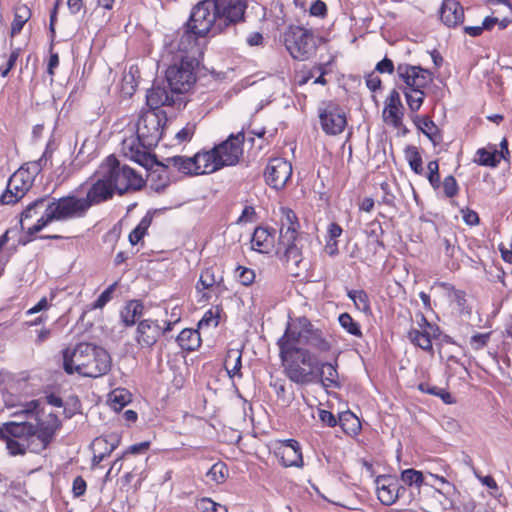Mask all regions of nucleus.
Masks as SVG:
<instances>
[{
  "label": "nucleus",
  "instance_id": "473e14b6",
  "mask_svg": "<svg viewBox=\"0 0 512 512\" xmlns=\"http://www.w3.org/2000/svg\"><path fill=\"white\" fill-rule=\"evenodd\" d=\"M143 305L141 302L133 300L128 302L121 310L120 316L126 326H131L142 316Z\"/></svg>",
  "mask_w": 512,
  "mask_h": 512
},
{
  "label": "nucleus",
  "instance_id": "79ce46f5",
  "mask_svg": "<svg viewBox=\"0 0 512 512\" xmlns=\"http://www.w3.org/2000/svg\"><path fill=\"white\" fill-rule=\"evenodd\" d=\"M229 475L228 467L225 463L218 461L211 466V468L206 473V477L208 481H211L214 484H222L226 481Z\"/></svg>",
  "mask_w": 512,
  "mask_h": 512
},
{
  "label": "nucleus",
  "instance_id": "de8ad7c7",
  "mask_svg": "<svg viewBox=\"0 0 512 512\" xmlns=\"http://www.w3.org/2000/svg\"><path fill=\"white\" fill-rule=\"evenodd\" d=\"M118 286V281L109 285L99 297L91 304V309H102L108 302L111 301L114 291Z\"/></svg>",
  "mask_w": 512,
  "mask_h": 512
},
{
  "label": "nucleus",
  "instance_id": "3c124183",
  "mask_svg": "<svg viewBox=\"0 0 512 512\" xmlns=\"http://www.w3.org/2000/svg\"><path fill=\"white\" fill-rule=\"evenodd\" d=\"M429 174L428 181L433 188H439L440 176H439V165L437 161H430L427 165Z\"/></svg>",
  "mask_w": 512,
  "mask_h": 512
},
{
  "label": "nucleus",
  "instance_id": "39448f33",
  "mask_svg": "<svg viewBox=\"0 0 512 512\" xmlns=\"http://www.w3.org/2000/svg\"><path fill=\"white\" fill-rule=\"evenodd\" d=\"M279 355L286 376L294 383L305 385L317 378V358L308 349L296 348L290 342L278 340Z\"/></svg>",
  "mask_w": 512,
  "mask_h": 512
},
{
  "label": "nucleus",
  "instance_id": "338daca9",
  "mask_svg": "<svg viewBox=\"0 0 512 512\" xmlns=\"http://www.w3.org/2000/svg\"><path fill=\"white\" fill-rule=\"evenodd\" d=\"M149 446H150V442H148V441L137 443V444L131 445L128 448V450L126 451V453L141 454V453L146 452L149 449Z\"/></svg>",
  "mask_w": 512,
  "mask_h": 512
},
{
  "label": "nucleus",
  "instance_id": "2eb2a0df",
  "mask_svg": "<svg viewBox=\"0 0 512 512\" xmlns=\"http://www.w3.org/2000/svg\"><path fill=\"white\" fill-rule=\"evenodd\" d=\"M244 133L231 134L214 147L222 167L236 165L243 155Z\"/></svg>",
  "mask_w": 512,
  "mask_h": 512
},
{
  "label": "nucleus",
  "instance_id": "6ab92c4d",
  "mask_svg": "<svg viewBox=\"0 0 512 512\" xmlns=\"http://www.w3.org/2000/svg\"><path fill=\"white\" fill-rule=\"evenodd\" d=\"M275 455L284 467L301 468L304 464L301 446L294 439L279 441L275 447Z\"/></svg>",
  "mask_w": 512,
  "mask_h": 512
},
{
  "label": "nucleus",
  "instance_id": "393cba45",
  "mask_svg": "<svg viewBox=\"0 0 512 512\" xmlns=\"http://www.w3.org/2000/svg\"><path fill=\"white\" fill-rule=\"evenodd\" d=\"M476 162L482 166H497L502 159H507L509 156L508 142L506 138H503L500 142V150L495 147L482 148L477 151Z\"/></svg>",
  "mask_w": 512,
  "mask_h": 512
},
{
  "label": "nucleus",
  "instance_id": "603ef678",
  "mask_svg": "<svg viewBox=\"0 0 512 512\" xmlns=\"http://www.w3.org/2000/svg\"><path fill=\"white\" fill-rule=\"evenodd\" d=\"M271 387L277 394L278 399L282 400V402L288 404L291 400L290 397L286 396V388L285 381L280 378H275L271 380Z\"/></svg>",
  "mask_w": 512,
  "mask_h": 512
},
{
  "label": "nucleus",
  "instance_id": "20e7f679",
  "mask_svg": "<svg viewBox=\"0 0 512 512\" xmlns=\"http://www.w3.org/2000/svg\"><path fill=\"white\" fill-rule=\"evenodd\" d=\"M111 364L109 353L94 344L80 343L63 352V368L68 374L98 378L110 371Z\"/></svg>",
  "mask_w": 512,
  "mask_h": 512
},
{
  "label": "nucleus",
  "instance_id": "7ed1b4c3",
  "mask_svg": "<svg viewBox=\"0 0 512 512\" xmlns=\"http://www.w3.org/2000/svg\"><path fill=\"white\" fill-rule=\"evenodd\" d=\"M60 425L53 413L36 426L26 421H9L0 425V439L6 443L10 455H24L26 451L40 453L49 446Z\"/></svg>",
  "mask_w": 512,
  "mask_h": 512
},
{
  "label": "nucleus",
  "instance_id": "864d4df0",
  "mask_svg": "<svg viewBox=\"0 0 512 512\" xmlns=\"http://www.w3.org/2000/svg\"><path fill=\"white\" fill-rule=\"evenodd\" d=\"M195 133V124L187 123L181 130L175 134L178 144L190 141Z\"/></svg>",
  "mask_w": 512,
  "mask_h": 512
},
{
  "label": "nucleus",
  "instance_id": "72a5a7b5",
  "mask_svg": "<svg viewBox=\"0 0 512 512\" xmlns=\"http://www.w3.org/2000/svg\"><path fill=\"white\" fill-rule=\"evenodd\" d=\"M200 334L194 329H183L178 337L177 342L179 346L187 351H193L200 346Z\"/></svg>",
  "mask_w": 512,
  "mask_h": 512
},
{
  "label": "nucleus",
  "instance_id": "2f4dec72",
  "mask_svg": "<svg viewBox=\"0 0 512 512\" xmlns=\"http://www.w3.org/2000/svg\"><path fill=\"white\" fill-rule=\"evenodd\" d=\"M168 163L184 174L199 175L196 164V154L193 157L173 156L167 159Z\"/></svg>",
  "mask_w": 512,
  "mask_h": 512
},
{
  "label": "nucleus",
  "instance_id": "a878e982",
  "mask_svg": "<svg viewBox=\"0 0 512 512\" xmlns=\"http://www.w3.org/2000/svg\"><path fill=\"white\" fill-rule=\"evenodd\" d=\"M440 18L448 27H455L463 22L464 10L456 0H444L440 9Z\"/></svg>",
  "mask_w": 512,
  "mask_h": 512
},
{
  "label": "nucleus",
  "instance_id": "052dcab7",
  "mask_svg": "<svg viewBox=\"0 0 512 512\" xmlns=\"http://www.w3.org/2000/svg\"><path fill=\"white\" fill-rule=\"evenodd\" d=\"M327 13V6L321 0H316L311 4L310 14L317 17H324Z\"/></svg>",
  "mask_w": 512,
  "mask_h": 512
},
{
  "label": "nucleus",
  "instance_id": "6e6552de",
  "mask_svg": "<svg viewBox=\"0 0 512 512\" xmlns=\"http://www.w3.org/2000/svg\"><path fill=\"white\" fill-rule=\"evenodd\" d=\"M50 209L51 204L48 198H39L30 203L21 215L22 230L26 231L28 235H34L41 231L53 222V219L50 218Z\"/></svg>",
  "mask_w": 512,
  "mask_h": 512
},
{
  "label": "nucleus",
  "instance_id": "cd10ccee",
  "mask_svg": "<svg viewBox=\"0 0 512 512\" xmlns=\"http://www.w3.org/2000/svg\"><path fill=\"white\" fill-rule=\"evenodd\" d=\"M196 164L199 175L210 174L223 168L220 161H218L217 153L214 148L210 151L196 153Z\"/></svg>",
  "mask_w": 512,
  "mask_h": 512
},
{
  "label": "nucleus",
  "instance_id": "a18cd8bd",
  "mask_svg": "<svg viewBox=\"0 0 512 512\" xmlns=\"http://www.w3.org/2000/svg\"><path fill=\"white\" fill-rule=\"evenodd\" d=\"M407 161L409 163L410 168L416 173L421 174L423 171L422 168V158L416 147L410 146L405 151Z\"/></svg>",
  "mask_w": 512,
  "mask_h": 512
},
{
  "label": "nucleus",
  "instance_id": "5701e85b",
  "mask_svg": "<svg viewBox=\"0 0 512 512\" xmlns=\"http://www.w3.org/2000/svg\"><path fill=\"white\" fill-rule=\"evenodd\" d=\"M164 331L157 321L146 319L138 324L135 339L141 347L150 348Z\"/></svg>",
  "mask_w": 512,
  "mask_h": 512
},
{
  "label": "nucleus",
  "instance_id": "09e8293b",
  "mask_svg": "<svg viewBox=\"0 0 512 512\" xmlns=\"http://www.w3.org/2000/svg\"><path fill=\"white\" fill-rule=\"evenodd\" d=\"M197 509L200 512H228L226 506L214 502L210 498H202L197 502Z\"/></svg>",
  "mask_w": 512,
  "mask_h": 512
},
{
  "label": "nucleus",
  "instance_id": "a211bd4d",
  "mask_svg": "<svg viewBox=\"0 0 512 512\" xmlns=\"http://www.w3.org/2000/svg\"><path fill=\"white\" fill-rule=\"evenodd\" d=\"M292 175V165L283 158L271 159L265 169L266 183L274 189H282Z\"/></svg>",
  "mask_w": 512,
  "mask_h": 512
},
{
  "label": "nucleus",
  "instance_id": "4c0bfd02",
  "mask_svg": "<svg viewBox=\"0 0 512 512\" xmlns=\"http://www.w3.org/2000/svg\"><path fill=\"white\" fill-rule=\"evenodd\" d=\"M416 125L421 132L436 145L440 141L439 130L435 123L428 117H417Z\"/></svg>",
  "mask_w": 512,
  "mask_h": 512
},
{
  "label": "nucleus",
  "instance_id": "e2e57ef3",
  "mask_svg": "<svg viewBox=\"0 0 512 512\" xmlns=\"http://www.w3.org/2000/svg\"><path fill=\"white\" fill-rule=\"evenodd\" d=\"M461 213L462 218L467 225L474 226L479 223V216L475 211L470 209H462Z\"/></svg>",
  "mask_w": 512,
  "mask_h": 512
},
{
  "label": "nucleus",
  "instance_id": "c9c22d12",
  "mask_svg": "<svg viewBox=\"0 0 512 512\" xmlns=\"http://www.w3.org/2000/svg\"><path fill=\"white\" fill-rule=\"evenodd\" d=\"M131 402V393L124 388H117L108 395V404L115 411H120Z\"/></svg>",
  "mask_w": 512,
  "mask_h": 512
},
{
  "label": "nucleus",
  "instance_id": "49530a36",
  "mask_svg": "<svg viewBox=\"0 0 512 512\" xmlns=\"http://www.w3.org/2000/svg\"><path fill=\"white\" fill-rule=\"evenodd\" d=\"M151 220L148 217H144L139 224L129 234V242L132 245H136L146 234L148 227L150 226Z\"/></svg>",
  "mask_w": 512,
  "mask_h": 512
},
{
  "label": "nucleus",
  "instance_id": "0eeeda50",
  "mask_svg": "<svg viewBox=\"0 0 512 512\" xmlns=\"http://www.w3.org/2000/svg\"><path fill=\"white\" fill-rule=\"evenodd\" d=\"M102 177L108 179L114 191L123 194L138 190L143 184L142 176L128 165L121 164L113 155L108 156L100 165Z\"/></svg>",
  "mask_w": 512,
  "mask_h": 512
},
{
  "label": "nucleus",
  "instance_id": "c03bdc74",
  "mask_svg": "<svg viewBox=\"0 0 512 512\" xmlns=\"http://www.w3.org/2000/svg\"><path fill=\"white\" fill-rule=\"evenodd\" d=\"M348 297L354 302L356 308L362 312H367L370 309V302L368 295L363 290H350Z\"/></svg>",
  "mask_w": 512,
  "mask_h": 512
},
{
  "label": "nucleus",
  "instance_id": "4be33fe9",
  "mask_svg": "<svg viewBox=\"0 0 512 512\" xmlns=\"http://www.w3.org/2000/svg\"><path fill=\"white\" fill-rule=\"evenodd\" d=\"M95 178V182L89 188L86 197L84 198L88 203L89 208L112 198L115 192L110 182H108V179L102 177L100 167L95 172Z\"/></svg>",
  "mask_w": 512,
  "mask_h": 512
},
{
  "label": "nucleus",
  "instance_id": "f704fd0d",
  "mask_svg": "<svg viewBox=\"0 0 512 512\" xmlns=\"http://www.w3.org/2000/svg\"><path fill=\"white\" fill-rule=\"evenodd\" d=\"M31 11L25 4H19L15 7L14 19L11 25L12 36L17 35L23 29L25 23L30 19Z\"/></svg>",
  "mask_w": 512,
  "mask_h": 512
},
{
  "label": "nucleus",
  "instance_id": "dca6fc26",
  "mask_svg": "<svg viewBox=\"0 0 512 512\" xmlns=\"http://www.w3.org/2000/svg\"><path fill=\"white\" fill-rule=\"evenodd\" d=\"M396 70L405 84L403 89H425L433 80V74L420 66L399 64Z\"/></svg>",
  "mask_w": 512,
  "mask_h": 512
},
{
  "label": "nucleus",
  "instance_id": "ddd939ff",
  "mask_svg": "<svg viewBox=\"0 0 512 512\" xmlns=\"http://www.w3.org/2000/svg\"><path fill=\"white\" fill-rule=\"evenodd\" d=\"M166 117L161 112L146 111L138 119L136 133L144 143L156 146L163 134Z\"/></svg>",
  "mask_w": 512,
  "mask_h": 512
},
{
  "label": "nucleus",
  "instance_id": "680f3d73",
  "mask_svg": "<svg viewBox=\"0 0 512 512\" xmlns=\"http://www.w3.org/2000/svg\"><path fill=\"white\" fill-rule=\"evenodd\" d=\"M319 419L321 422L329 427H334L338 424L335 416L328 410L320 409L319 410Z\"/></svg>",
  "mask_w": 512,
  "mask_h": 512
},
{
  "label": "nucleus",
  "instance_id": "69168bd1",
  "mask_svg": "<svg viewBox=\"0 0 512 512\" xmlns=\"http://www.w3.org/2000/svg\"><path fill=\"white\" fill-rule=\"evenodd\" d=\"M255 215L254 208L251 206H245L242 210L241 215L237 219V223H248L252 222Z\"/></svg>",
  "mask_w": 512,
  "mask_h": 512
},
{
  "label": "nucleus",
  "instance_id": "bf43d9fd",
  "mask_svg": "<svg viewBox=\"0 0 512 512\" xmlns=\"http://www.w3.org/2000/svg\"><path fill=\"white\" fill-rule=\"evenodd\" d=\"M39 406V402L37 400H32L25 404L21 405V409L14 413V415H32L34 414Z\"/></svg>",
  "mask_w": 512,
  "mask_h": 512
},
{
  "label": "nucleus",
  "instance_id": "4468645a",
  "mask_svg": "<svg viewBox=\"0 0 512 512\" xmlns=\"http://www.w3.org/2000/svg\"><path fill=\"white\" fill-rule=\"evenodd\" d=\"M152 147L153 146L144 143L138 133L124 138L121 143L123 155L145 168L151 167L154 163V158L149 152Z\"/></svg>",
  "mask_w": 512,
  "mask_h": 512
},
{
  "label": "nucleus",
  "instance_id": "e433bc0d",
  "mask_svg": "<svg viewBox=\"0 0 512 512\" xmlns=\"http://www.w3.org/2000/svg\"><path fill=\"white\" fill-rule=\"evenodd\" d=\"M120 439L117 435L98 437L92 442L93 451H102L106 456L110 455L119 445Z\"/></svg>",
  "mask_w": 512,
  "mask_h": 512
},
{
  "label": "nucleus",
  "instance_id": "0e129e2a",
  "mask_svg": "<svg viewBox=\"0 0 512 512\" xmlns=\"http://www.w3.org/2000/svg\"><path fill=\"white\" fill-rule=\"evenodd\" d=\"M375 69L380 73L392 74L394 71L393 61L388 58H384L383 60L377 63Z\"/></svg>",
  "mask_w": 512,
  "mask_h": 512
},
{
  "label": "nucleus",
  "instance_id": "774afa93",
  "mask_svg": "<svg viewBox=\"0 0 512 512\" xmlns=\"http://www.w3.org/2000/svg\"><path fill=\"white\" fill-rule=\"evenodd\" d=\"M366 85L369 90L374 92L381 87V79L375 74H370L366 78Z\"/></svg>",
  "mask_w": 512,
  "mask_h": 512
},
{
  "label": "nucleus",
  "instance_id": "f8f14e48",
  "mask_svg": "<svg viewBox=\"0 0 512 512\" xmlns=\"http://www.w3.org/2000/svg\"><path fill=\"white\" fill-rule=\"evenodd\" d=\"M50 218L53 221H64L68 219L81 218L90 209L84 198L69 195L58 200L50 199Z\"/></svg>",
  "mask_w": 512,
  "mask_h": 512
},
{
  "label": "nucleus",
  "instance_id": "f257e3e1",
  "mask_svg": "<svg viewBox=\"0 0 512 512\" xmlns=\"http://www.w3.org/2000/svg\"><path fill=\"white\" fill-rule=\"evenodd\" d=\"M245 0H203L190 14L188 30L178 34L166 48L172 60H193L198 64L202 46L199 38L216 35L230 25L240 22L246 10Z\"/></svg>",
  "mask_w": 512,
  "mask_h": 512
},
{
  "label": "nucleus",
  "instance_id": "9b49d317",
  "mask_svg": "<svg viewBox=\"0 0 512 512\" xmlns=\"http://www.w3.org/2000/svg\"><path fill=\"white\" fill-rule=\"evenodd\" d=\"M173 63L166 70V80L174 93L187 92L196 81L194 74L198 65L193 60H172Z\"/></svg>",
  "mask_w": 512,
  "mask_h": 512
},
{
  "label": "nucleus",
  "instance_id": "b1692460",
  "mask_svg": "<svg viewBox=\"0 0 512 512\" xmlns=\"http://www.w3.org/2000/svg\"><path fill=\"white\" fill-rule=\"evenodd\" d=\"M419 328H413L409 331L410 341L420 347L423 350L432 349L431 338L436 335L438 329L436 326L430 324L424 316H421L420 322L418 323Z\"/></svg>",
  "mask_w": 512,
  "mask_h": 512
},
{
  "label": "nucleus",
  "instance_id": "5fc2aeb1",
  "mask_svg": "<svg viewBox=\"0 0 512 512\" xmlns=\"http://www.w3.org/2000/svg\"><path fill=\"white\" fill-rule=\"evenodd\" d=\"M443 190L445 195L450 198L458 193V184L453 176L449 175L444 178Z\"/></svg>",
  "mask_w": 512,
  "mask_h": 512
},
{
  "label": "nucleus",
  "instance_id": "a19ab883",
  "mask_svg": "<svg viewBox=\"0 0 512 512\" xmlns=\"http://www.w3.org/2000/svg\"><path fill=\"white\" fill-rule=\"evenodd\" d=\"M403 93L410 111H418L425 99L424 89H403Z\"/></svg>",
  "mask_w": 512,
  "mask_h": 512
},
{
  "label": "nucleus",
  "instance_id": "7c9ffc66",
  "mask_svg": "<svg viewBox=\"0 0 512 512\" xmlns=\"http://www.w3.org/2000/svg\"><path fill=\"white\" fill-rule=\"evenodd\" d=\"M320 370L321 382L327 388H337L340 386L339 376L336 369V364L329 362L318 364Z\"/></svg>",
  "mask_w": 512,
  "mask_h": 512
},
{
  "label": "nucleus",
  "instance_id": "423d86ee",
  "mask_svg": "<svg viewBox=\"0 0 512 512\" xmlns=\"http://www.w3.org/2000/svg\"><path fill=\"white\" fill-rule=\"evenodd\" d=\"M281 339L290 342L296 348L310 346L319 352H328L332 347L323 332L304 317L289 322Z\"/></svg>",
  "mask_w": 512,
  "mask_h": 512
},
{
  "label": "nucleus",
  "instance_id": "4d7b16f0",
  "mask_svg": "<svg viewBox=\"0 0 512 512\" xmlns=\"http://www.w3.org/2000/svg\"><path fill=\"white\" fill-rule=\"evenodd\" d=\"M490 339V333H478L471 337L470 345L473 349L479 350L485 347Z\"/></svg>",
  "mask_w": 512,
  "mask_h": 512
},
{
  "label": "nucleus",
  "instance_id": "1a4fd4ad",
  "mask_svg": "<svg viewBox=\"0 0 512 512\" xmlns=\"http://www.w3.org/2000/svg\"><path fill=\"white\" fill-rule=\"evenodd\" d=\"M38 171V164L31 163L14 172L8 180L7 190L2 195V202L12 204L21 199L31 188Z\"/></svg>",
  "mask_w": 512,
  "mask_h": 512
},
{
  "label": "nucleus",
  "instance_id": "c85d7f7f",
  "mask_svg": "<svg viewBox=\"0 0 512 512\" xmlns=\"http://www.w3.org/2000/svg\"><path fill=\"white\" fill-rule=\"evenodd\" d=\"M222 283V273L216 268L208 267L201 272L196 288L198 290H206L213 287L220 289Z\"/></svg>",
  "mask_w": 512,
  "mask_h": 512
},
{
  "label": "nucleus",
  "instance_id": "c756f323",
  "mask_svg": "<svg viewBox=\"0 0 512 512\" xmlns=\"http://www.w3.org/2000/svg\"><path fill=\"white\" fill-rule=\"evenodd\" d=\"M224 367L230 378L242 377V352L239 349H230L227 351Z\"/></svg>",
  "mask_w": 512,
  "mask_h": 512
},
{
  "label": "nucleus",
  "instance_id": "aec40b11",
  "mask_svg": "<svg viewBox=\"0 0 512 512\" xmlns=\"http://www.w3.org/2000/svg\"><path fill=\"white\" fill-rule=\"evenodd\" d=\"M382 117L387 125L394 128H401L403 126L404 106L396 89H392L387 96Z\"/></svg>",
  "mask_w": 512,
  "mask_h": 512
},
{
  "label": "nucleus",
  "instance_id": "f03ea898",
  "mask_svg": "<svg viewBox=\"0 0 512 512\" xmlns=\"http://www.w3.org/2000/svg\"><path fill=\"white\" fill-rule=\"evenodd\" d=\"M280 229L278 243L275 244L274 230L258 227L254 230L251 247L260 253L275 252V255L293 276H299L303 264L302 237L300 224L293 210L280 208Z\"/></svg>",
  "mask_w": 512,
  "mask_h": 512
},
{
  "label": "nucleus",
  "instance_id": "8fccbe9b",
  "mask_svg": "<svg viewBox=\"0 0 512 512\" xmlns=\"http://www.w3.org/2000/svg\"><path fill=\"white\" fill-rule=\"evenodd\" d=\"M236 278L241 284L249 286L255 280V272L250 268L238 266L236 269Z\"/></svg>",
  "mask_w": 512,
  "mask_h": 512
},
{
  "label": "nucleus",
  "instance_id": "9d476101",
  "mask_svg": "<svg viewBox=\"0 0 512 512\" xmlns=\"http://www.w3.org/2000/svg\"><path fill=\"white\" fill-rule=\"evenodd\" d=\"M285 47L290 55L300 61L308 59L316 50L313 33L303 27H291L285 34Z\"/></svg>",
  "mask_w": 512,
  "mask_h": 512
},
{
  "label": "nucleus",
  "instance_id": "58836bf2",
  "mask_svg": "<svg viewBox=\"0 0 512 512\" xmlns=\"http://www.w3.org/2000/svg\"><path fill=\"white\" fill-rule=\"evenodd\" d=\"M339 425L342 430L348 435H357L361 430V423L359 419L351 412H344L339 416Z\"/></svg>",
  "mask_w": 512,
  "mask_h": 512
},
{
  "label": "nucleus",
  "instance_id": "412c9836",
  "mask_svg": "<svg viewBox=\"0 0 512 512\" xmlns=\"http://www.w3.org/2000/svg\"><path fill=\"white\" fill-rule=\"evenodd\" d=\"M377 496L384 505H392L405 492V488L391 476L380 475L376 478Z\"/></svg>",
  "mask_w": 512,
  "mask_h": 512
},
{
  "label": "nucleus",
  "instance_id": "6e6d98bb",
  "mask_svg": "<svg viewBox=\"0 0 512 512\" xmlns=\"http://www.w3.org/2000/svg\"><path fill=\"white\" fill-rule=\"evenodd\" d=\"M219 324L218 316L212 311L209 310L205 312L202 319L199 321V328L204 329L208 327H216Z\"/></svg>",
  "mask_w": 512,
  "mask_h": 512
},
{
  "label": "nucleus",
  "instance_id": "bb28decb",
  "mask_svg": "<svg viewBox=\"0 0 512 512\" xmlns=\"http://www.w3.org/2000/svg\"><path fill=\"white\" fill-rule=\"evenodd\" d=\"M174 92H170L160 85H153L146 95L147 105L150 111H156L161 106H170L174 103Z\"/></svg>",
  "mask_w": 512,
  "mask_h": 512
},
{
  "label": "nucleus",
  "instance_id": "f3484780",
  "mask_svg": "<svg viewBox=\"0 0 512 512\" xmlns=\"http://www.w3.org/2000/svg\"><path fill=\"white\" fill-rule=\"evenodd\" d=\"M319 119L323 131L328 135L342 133L347 123L344 111L334 103L319 110Z\"/></svg>",
  "mask_w": 512,
  "mask_h": 512
},
{
  "label": "nucleus",
  "instance_id": "13d9d810",
  "mask_svg": "<svg viewBox=\"0 0 512 512\" xmlns=\"http://www.w3.org/2000/svg\"><path fill=\"white\" fill-rule=\"evenodd\" d=\"M86 488V481L81 476H78L73 480L72 493L74 497H80L84 495V493L86 492Z\"/></svg>",
  "mask_w": 512,
  "mask_h": 512
},
{
  "label": "nucleus",
  "instance_id": "ea45409f",
  "mask_svg": "<svg viewBox=\"0 0 512 512\" xmlns=\"http://www.w3.org/2000/svg\"><path fill=\"white\" fill-rule=\"evenodd\" d=\"M400 478L407 486H414L418 489L423 485H429L427 482H425L423 472L413 468L403 470L401 472Z\"/></svg>",
  "mask_w": 512,
  "mask_h": 512
},
{
  "label": "nucleus",
  "instance_id": "37998d69",
  "mask_svg": "<svg viewBox=\"0 0 512 512\" xmlns=\"http://www.w3.org/2000/svg\"><path fill=\"white\" fill-rule=\"evenodd\" d=\"M340 326L350 335L362 337V331L358 322H356L350 314L342 313L338 317Z\"/></svg>",
  "mask_w": 512,
  "mask_h": 512
}]
</instances>
